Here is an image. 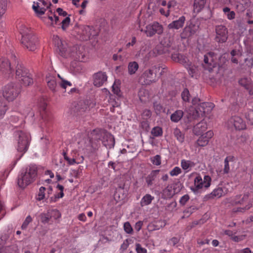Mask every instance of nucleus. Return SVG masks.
<instances>
[{
    "instance_id": "obj_58",
    "label": "nucleus",
    "mask_w": 253,
    "mask_h": 253,
    "mask_svg": "<svg viewBox=\"0 0 253 253\" xmlns=\"http://www.w3.org/2000/svg\"><path fill=\"white\" fill-rule=\"evenodd\" d=\"M70 19L69 17H65L62 21V28L65 30L69 26Z\"/></svg>"
},
{
    "instance_id": "obj_60",
    "label": "nucleus",
    "mask_w": 253,
    "mask_h": 253,
    "mask_svg": "<svg viewBox=\"0 0 253 253\" xmlns=\"http://www.w3.org/2000/svg\"><path fill=\"white\" fill-rule=\"evenodd\" d=\"M189 196L188 194H185L182 196L179 200L180 205L184 206L189 200Z\"/></svg>"
},
{
    "instance_id": "obj_49",
    "label": "nucleus",
    "mask_w": 253,
    "mask_h": 253,
    "mask_svg": "<svg viewBox=\"0 0 253 253\" xmlns=\"http://www.w3.org/2000/svg\"><path fill=\"white\" fill-rule=\"evenodd\" d=\"M41 221L43 223H48L50 220V216L48 213V210L46 213H42L40 215Z\"/></svg>"
},
{
    "instance_id": "obj_5",
    "label": "nucleus",
    "mask_w": 253,
    "mask_h": 253,
    "mask_svg": "<svg viewBox=\"0 0 253 253\" xmlns=\"http://www.w3.org/2000/svg\"><path fill=\"white\" fill-rule=\"evenodd\" d=\"M249 194L245 193L243 195H237L228 199V202L232 205H244L246 204L244 207H239L234 210L235 212H243L245 211L250 209L252 204L251 201H248Z\"/></svg>"
},
{
    "instance_id": "obj_51",
    "label": "nucleus",
    "mask_w": 253,
    "mask_h": 253,
    "mask_svg": "<svg viewBox=\"0 0 253 253\" xmlns=\"http://www.w3.org/2000/svg\"><path fill=\"white\" fill-rule=\"evenodd\" d=\"M151 162L153 165L159 166L161 164V158L160 155H157L150 158Z\"/></svg>"
},
{
    "instance_id": "obj_46",
    "label": "nucleus",
    "mask_w": 253,
    "mask_h": 253,
    "mask_svg": "<svg viewBox=\"0 0 253 253\" xmlns=\"http://www.w3.org/2000/svg\"><path fill=\"white\" fill-rule=\"evenodd\" d=\"M58 77L60 79V81L58 82L59 85L64 89H66L68 86H71L72 84L65 80L62 78L58 74Z\"/></svg>"
},
{
    "instance_id": "obj_19",
    "label": "nucleus",
    "mask_w": 253,
    "mask_h": 253,
    "mask_svg": "<svg viewBox=\"0 0 253 253\" xmlns=\"http://www.w3.org/2000/svg\"><path fill=\"white\" fill-rule=\"evenodd\" d=\"M213 136V132L211 130H209L205 133L201 135L197 141V145L199 146L204 147L206 146L210 139Z\"/></svg>"
},
{
    "instance_id": "obj_41",
    "label": "nucleus",
    "mask_w": 253,
    "mask_h": 253,
    "mask_svg": "<svg viewBox=\"0 0 253 253\" xmlns=\"http://www.w3.org/2000/svg\"><path fill=\"white\" fill-rule=\"evenodd\" d=\"M112 91L118 97H121L122 94L120 88L119 81H115L112 85Z\"/></svg>"
},
{
    "instance_id": "obj_24",
    "label": "nucleus",
    "mask_w": 253,
    "mask_h": 253,
    "mask_svg": "<svg viewBox=\"0 0 253 253\" xmlns=\"http://www.w3.org/2000/svg\"><path fill=\"white\" fill-rule=\"evenodd\" d=\"M208 125L206 122L203 121L197 124L193 128V132L197 135H200L207 129Z\"/></svg>"
},
{
    "instance_id": "obj_9",
    "label": "nucleus",
    "mask_w": 253,
    "mask_h": 253,
    "mask_svg": "<svg viewBox=\"0 0 253 253\" xmlns=\"http://www.w3.org/2000/svg\"><path fill=\"white\" fill-rule=\"evenodd\" d=\"M213 107L211 103L203 102L196 108L191 107L190 109L189 115L193 119H196L203 114H206L211 112Z\"/></svg>"
},
{
    "instance_id": "obj_2",
    "label": "nucleus",
    "mask_w": 253,
    "mask_h": 253,
    "mask_svg": "<svg viewBox=\"0 0 253 253\" xmlns=\"http://www.w3.org/2000/svg\"><path fill=\"white\" fill-rule=\"evenodd\" d=\"M22 34L21 42L22 44L29 51H34L38 47V40L33 35L30 30L23 26L21 29Z\"/></svg>"
},
{
    "instance_id": "obj_44",
    "label": "nucleus",
    "mask_w": 253,
    "mask_h": 253,
    "mask_svg": "<svg viewBox=\"0 0 253 253\" xmlns=\"http://www.w3.org/2000/svg\"><path fill=\"white\" fill-rule=\"evenodd\" d=\"M172 5V2H170L168 4L167 7L165 8H160V12L161 14L165 15L166 17H168L169 15V8Z\"/></svg>"
},
{
    "instance_id": "obj_42",
    "label": "nucleus",
    "mask_w": 253,
    "mask_h": 253,
    "mask_svg": "<svg viewBox=\"0 0 253 253\" xmlns=\"http://www.w3.org/2000/svg\"><path fill=\"white\" fill-rule=\"evenodd\" d=\"M83 166H79L78 169H72L70 171V174L77 178H80L82 175Z\"/></svg>"
},
{
    "instance_id": "obj_27",
    "label": "nucleus",
    "mask_w": 253,
    "mask_h": 253,
    "mask_svg": "<svg viewBox=\"0 0 253 253\" xmlns=\"http://www.w3.org/2000/svg\"><path fill=\"white\" fill-rule=\"evenodd\" d=\"M70 69L75 74H79L84 71L82 64L80 62H73L71 64Z\"/></svg>"
},
{
    "instance_id": "obj_54",
    "label": "nucleus",
    "mask_w": 253,
    "mask_h": 253,
    "mask_svg": "<svg viewBox=\"0 0 253 253\" xmlns=\"http://www.w3.org/2000/svg\"><path fill=\"white\" fill-rule=\"evenodd\" d=\"M77 57V59L80 62H84L87 59L85 54L81 52L80 50L76 53Z\"/></svg>"
},
{
    "instance_id": "obj_20",
    "label": "nucleus",
    "mask_w": 253,
    "mask_h": 253,
    "mask_svg": "<svg viewBox=\"0 0 253 253\" xmlns=\"http://www.w3.org/2000/svg\"><path fill=\"white\" fill-rule=\"evenodd\" d=\"M107 79L105 73L99 72L93 76V84L96 86H101L106 82Z\"/></svg>"
},
{
    "instance_id": "obj_63",
    "label": "nucleus",
    "mask_w": 253,
    "mask_h": 253,
    "mask_svg": "<svg viewBox=\"0 0 253 253\" xmlns=\"http://www.w3.org/2000/svg\"><path fill=\"white\" fill-rule=\"evenodd\" d=\"M197 210V208L194 206H191L187 208L184 211L185 214H190Z\"/></svg>"
},
{
    "instance_id": "obj_59",
    "label": "nucleus",
    "mask_w": 253,
    "mask_h": 253,
    "mask_svg": "<svg viewBox=\"0 0 253 253\" xmlns=\"http://www.w3.org/2000/svg\"><path fill=\"white\" fill-rule=\"evenodd\" d=\"M135 250L137 253H147V250L139 244H136Z\"/></svg>"
},
{
    "instance_id": "obj_61",
    "label": "nucleus",
    "mask_w": 253,
    "mask_h": 253,
    "mask_svg": "<svg viewBox=\"0 0 253 253\" xmlns=\"http://www.w3.org/2000/svg\"><path fill=\"white\" fill-rule=\"evenodd\" d=\"M246 117L250 123L252 125H253V110L248 111V112L246 115Z\"/></svg>"
},
{
    "instance_id": "obj_57",
    "label": "nucleus",
    "mask_w": 253,
    "mask_h": 253,
    "mask_svg": "<svg viewBox=\"0 0 253 253\" xmlns=\"http://www.w3.org/2000/svg\"><path fill=\"white\" fill-rule=\"evenodd\" d=\"M181 172V170L178 167H174L169 172L170 175L172 176H177Z\"/></svg>"
},
{
    "instance_id": "obj_37",
    "label": "nucleus",
    "mask_w": 253,
    "mask_h": 253,
    "mask_svg": "<svg viewBox=\"0 0 253 253\" xmlns=\"http://www.w3.org/2000/svg\"><path fill=\"white\" fill-rule=\"evenodd\" d=\"M56 189L60 190V192L58 194H56L54 197H52L50 198V201L51 202H55L56 201L57 199L62 198L64 196V187L60 184H58L56 186Z\"/></svg>"
},
{
    "instance_id": "obj_53",
    "label": "nucleus",
    "mask_w": 253,
    "mask_h": 253,
    "mask_svg": "<svg viewBox=\"0 0 253 253\" xmlns=\"http://www.w3.org/2000/svg\"><path fill=\"white\" fill-rule=\"evenodd\" d=\"M6 0H0V16L3 15L6 10Z\"/></svg>"
},
{
    "instance_id": "obj_30",
    "label": "nucleus",
    "mask_w": 253,
    "mask_h": 253,
    "mask_svg": "<svg viewBox=\"0 0 253 253\" xmlns=\"http://www.w3.org/2000/svg\"><path fill=\"white\" fill-rule=\"evenodd\" d=\"M24 72H29L28 70L21 64L18 63L16 68V77L20 80L24 75Z\"/></svg>"
},
{
    "instance_id": "obj_16",
    "label": "nucleus",
    "mask_w": 253,
    "mask_h": 253,
    "mask_svg": "<svg viewBox=\"0 0 253 253\" xmlns=\"http://www.w3.org/2000/svg\"><path fill=\"white\" fill-rule=\"evenodd\" d=\"M216 41L218 42H224L228 38V31L225 26L219 25L216 27Z\"/></svg>"
},
{
    "instance_id": "obj_15",
    "label": "nucleus",
    "mask_w": 253,
    "mask_h": 253,
    "mask_svg": "<svg viewBox=\"0 0 253 253\" xmlns=\"http://www.w3.org/2000/svg\"><path fill=\"white\" fill-rule=\"evenodd\" d=\"M50 5L51 3L49 1L47 2L44 0H39L38 2H34L32 7L37 14L41 15L44 13Z\"/></svg>"
},
{
    "instance_id": "obj_3",
    "label": "nucleus",
    "mask_w": 253,
    "mask_h": 253,
    "mask_svg": "<svg viewBox=\"0 0 253 253\" xmlns=\"http://www.w3.org/2000/svg\"><path fill=\"white\" fill-rule=\"evenodd\" d=\"M53 42L55 50L61 56L65 58L74 56V50L77 48L69 47L66 42L62 41L58 36H53Z\"/></svg>"
},
{
    "instance_id": "obj_11",
    "label": "nucleus",
    "mask_w": 253,
    "mask_h": 253,
    "mask_svg": "<svg viewBox=\"0 0 253 253\" xmlns=\"http://www.w3.org/2000/svg\"><path fill=\"white\" fill-rule=\"evenodd\" d=\"M176 58H177V62L184 64V66L186 68L189 74L192 77H194L196 76L197 71V68L194 65H192L191 63H187V58L180 54H176L172 55V58L173 59L175 60Z\"/></svg>"
},
{
    "instance_id": "obj_35",
    "label": "nucleus",
    "mask_w": 253,
    "mask_h": 253,
    "mask_svg": "<svg viewBox=\"0 0 253 253\" xmlns=\"http://www.w3.org/2000/svg\"><path fill=\"white\" fill-rule=\"evenodd\" d=\"M8 107L6 103L4 101L1 96H0V119L3 117Z\"/></svg>"
},
{
    "instance_id": "obj_36",
    "label": "nucleus",
    "mask_w": 253,
    "mask_h": 253,
    "mask_svg": "<svg viewBox=\"0 0 253 253\" xmlns=\"http://www.w3.org/2000/svg\"><path fill=\"white\" fill-rule=\"evenodd\" d=\"M48 213L50 219H53V220L59 222V219L61 216V214L58 210L56 209L49 210Z\"/></svg>"
},
{
    "instance_id": "obj_45",
    "label": "nucleus",
    "mask_w": 253,
    "mask_h": 253,
    "mask_svg": "<svg viewBox=\"0 0 253 253\" xmlns=\"http://www.w3.org/2000/svg\"><path fill=\"white\" fill-rule=\"evenodd\" d=\"M154 137H159L163 134V130L161 127L155 126L153 127L151 132Z\"/></svg>"
},
{
    "instance_id": "obj_55",
    "label": "nucleus",
    "mask_w": 253,
    "mask_h": 253,
    "mask_svg": "<svg viewBox=\"0 0 253 253\" xmlns=\"http://www.w3.org/2000/svg\"><path fill=\"white\" fill-rule=\"evenodd\" d=\"M32 221V218L30 215H28V216H27L21 226V228L22 229H26L28 224L30 222H31Z\"/></svg>"
},
{
    "instance_id": "obj_8",
    "label": "nucleus",
    "mask_w": 253,
    "mask_h": 253,
    "mask_svg": "<svg viewBox=\"0 0 253 253\" xmlns=\"http://www.w3.org/2000/svg\"><path fill=\"white\" fill-rule=\"evenodd\" d=\"M94 134H96L95 138L97 139H100V136H102L101 139L102 143L107 149H110L114 147L115 139L113 136L110 133L100 129H95L92 133L93 136Z\"/></svg>"
},
{
    "instance_id": "obj_6",
    "label": "nucleus",
    "mask_w": 253,
    "mask_h": 253,
    "mask_svg": "<svg viewBox=\"0 0 253 253\" xmlns=\"http://www.w3.org/2000/svg\"><path fill=\"white\" fill-rule=\"evenodd\" d=\"M20 89L16 84L10 83L4 86L2 89L3 97L8 101H13L19 95Z\"/></svg>"
},
{
    "instance_id": "obj_52",
    "label": "nucleus",
    "mask_w": 253,
    "mask_h": 253,
    "mask_svg": "<svg viewBox=\"0 0 253 253\" xmlns=\"http://www.w3.org/2000/svg\"><path fill=\"white\" fill-rule=\"evenodd\" d=\"M124 229L127 234H131L133 231L132 228L129 222H126L124 224Z\"/></svg>"
},
{
    "instance_id": "obj_25",
    "label": "nucleus",
    "mask_w": 253,
    "mask_h": 253,
    "mask_svg": "<svg viewBox=\"0 0 253 253\" xmlns=\"http://www.w3.org/2000/svg\"><path fill=\"white\" fill-rule=\"evenodd\" d=\"M208 0H194V11L195 13L200 12L205 6Z\"/></svg>"
},
{
    "instance_id": "obj_7",
    "label": "nucleus",
    "mask_w": 253,
    "mask_h": 253,
    "mask_svg": "<svg viewBox=\"0 0 253 253\" xmlns=\"http://www.w3.org/2000/svg\"><path fill=\"white\" fill-rule=\"evenodd\" d=\"M211 182V178L209 175H205L203 179L201 175L196 174L194 179V186L190 189L195 194H198L200 190L209 187Z\"/></svg>"
},
{
    "instance_id": "obj_21",
    "label": "nucleus",
    "mask_w": 253,
    "mask_h": 253,
    "mask_svg": "<svg viewBox=\"0 0 253 253\" xmlns=\"http://www.w3.org/2000/svg\"><path fill=\"white\" fill-rule=\"evenodd\" d=\"M228 190L225 187H217L214 189L210 194L206 196L207 199L219 198L225 195Z\"/></svg>"
},
{
    "instance_id": "obj_13",
    "label": "nucleus",
    "mask_w": 253,
    "mask_h": 253,
    "mask_svg": "<svg viewBox=\"0 0 253 253\" xmlns=\"http://www.w3.org/2000/svg\"><path fill=\"white\" fill-rule=\"evenodd\" d=\"M141 32H144L148 37H152L155 34L161 35L163 33V27L158 22H154L146 26V29H140Z\"/></svg>"
},
{
    "instance_id": "obj_14",
    "label": "nucleus",
    "mask_w": 253,
    "mask_h": 253,
    "mask_svg": "<svg viewBox=\"0 0 253 253\" xmlns=\"http://www.w3.org/2000/svg\"><path fill=\"white\" fill-rule=\"evenodd\" d=\"M216 57L212 52H209L204 55V64H203V67L211 71L214 68L217 64V62L215 60Z\"/></svg>"
},
{
    "instance_id": "obj_33",
    "label": "nucleus",
    "mask_w": 253,
    "mask_h": 253,
    "mask_svg": "<svg viewBox=\"0 0 253 253\" xmlns=\"http://www.w3.org/2000/svg\"><path fill=\"white\" fill-rule=\"evenodd\" d=\"M92 28L88 26H84L83 28V40H87L91 36H94L91 32Z\"/></svg>"
},
{
    "instance_id": "obj_56",
    "label": "nucleus",
    "mask_w": 253,
    "mask_h": 253,
    "mask_svg": "<svg viewBox=\"0 0 253 253\" xmlns=\"http://www.w3.org/2000/svg\"><path fill=\"white\" fill-rule=\"evenodd\" d=\"M189 92L187 89H184L181 93L182 98L184 101H189Z\"/></svg>"
},
{
    "instance_id": "obj_12",
    "label": "nucleus",
    "mask_w": 253,
    "mask_h": 253,
    "mask_svg": "<svg viewBox=\"0 0 253 253\" xmlns=\"http://www.w3.org/2000/svg\"><path fill=\"white\" fill-rule=\"evenodd\" d=\"M158 69L153 67L151 69L145 71L140 77V81L142 84H149L157 80L156 71Z\"/></svg>"
},
{
    "instance_id": "obj_29",
    "label": "nucleus",
    "mask_w": 253,
    "mask_h": 253,
    "mask_svg": "<svg viewBox=\"0 0 253 253\" xmlns=\"http://www.w3.org/2000/svg\"><path fill=\"white\" fill-rule=\"evenodd\" d=\"M194 166V163L191 161L185 159H183L181 161V167L186 172L189 171Z\"/></svg>"
},
{
    "instance_id": "obj_22",
    "label": "nucleus",
    "mask_w": 253,
    "mask_h": 253,
    "mask_svg": "<svg viewBox=\"0 0 253 253\" xmlns=\"http://www.w3.org/2000/svg\"><path fill=\"white\" fill-rule=\"evenodd\" d=\"M0 70L5 74L10 75L12 73L10 64L8 59L4 57L0 59Z\"/></svg>"
},
{
    "instance_id": "obj_50",
    "label": "nucleus",
    "mask_w": 253,
    "mask_h": 253,
    "mask_svg": "<svg viewBox=\"0 0 253 253\" xmlns=\"http://www.w3.org/2000/svg\"><path fill=\"white\" fill-rule=\"evenodd\" d=\"M175 136L177 139L180 142H182L184 141V137L181 132L178 129H175L174 131Z\"/></svg>"
},
{
    "instance_id": "obj_10",
    "label": "nucleus",
    "mask_w": 253,
    "mask_h": 253,
    "mask_svg": "<svg viewBox=\"0 0 253 253\" xmlns=\"http://www.w3.org/2000/svg\"><path fill=\"white\" fill-rule=\"evenodd\" d=\"M227 126L229 128H234L239 130L246 128L245 122L238 116H234L230 118L227 122Z\"/></svg>"
},
{
    "instance_id": "obj_32",
    "label": "nucleus",
    "mask_w": 253,
    "mask_h": 253,
    "mask_svg": "<svg viewBox=\"0 0 253 253\" xmlns=\"http://www.w3.org/2000/svg\"><path fill=\"white\" fill-rule=\"evenodd\" d=\"M239 83L246 89L251 88L253 82L250 77H243L239 81Z\"/></svg>"
},
{
    "instance_id": "obj_23",
    "label": "nucleus",
    "mask_w": 253,
    "mask_h": 253,
    "mask_svg": "<svg viewBox=\"0 0 253 253\" xmlns=\"http://www.w3.org/2000/svg\"><path fill=\"white\" fill-rule=\"evenodd\" d=\"M185 18L182 16L179 18L178 20H174L169 23L168 27L169 29L178 30L182 28L185 23Z\"/></svg>"
},
{
    "instance_id": "obj_18",
    "label": "nucleus",
    "mask_w": 253,
    "mask_h": 253,
    "mask_svg": "<svg viewBox=\"0 0 253 253\" xmlns=\"http://www.w3.org/2000/svg\"><path fill=\"white\" fill-rule=\"evenodd\" d=\"M46 82L48 87L53 92H56L58 90V82L55 76L50 73H48L46 76Z\"/></svg>"
},
{
    "instance_id": "obj_1",
    "label": "nucleus",
    "mask_w": 253,
    "mask_h": 253,
    "mask_svg": "<svg viewBox=\"0 0 253 253\" xmlns=\"http://www.w3.org/2000/svg\"><path fill=\"white\" fill-rule=\"evenodd\" d=\"M37 175V167L35 165H31L27 168L24 172L19 175L17 184L21 188H25L33 182Z\"/></svg>"
},
{
    "instance_id": "obj_34",
    "label": "nucleus",
    "mask_w": 253,
    "mask_h": 253,
    "mask_svg": "<svg viewBox=\"0 0 253 253\" xmlns=\"http://www.w3.org/2000/svg\"><path fill=\"white\" fill-rule=\"evenodd\" d=\"M139 65L138 63L135 61H132L128 64V73L129 75H132L134 74L138 70Z\"/></svg>"
},
{
    "instance_id": "obj_4",
    "label": "nucleus",
    "mask_w": 253,
    "mask_h": 253,
    "mask_svg": "<svg viewBox=\"0 0 253 253\" xmlns=\"http://www.w3.org/2000/svg\"><path fill=\"white\" fill-rule=\"evenodd\" d=\"M17 143L16 148L18 152L24 153L29 147L30 141V135L28 132L17 131L14 134Z\"/></svg>"
},
{
    "instance_id": "obj_48",
    "label": "nucleus",
    "mask_w": 253,
    "mask_h": 253,
    "mask_svg": "<svg viewBox=\"0 0 253 253\" xmlns=\"http://www.w3.org/2000/svg\"><path fill=\"white\" fill-rule=\"evenodd\" d=\"M232 160V158L229 157L226 158L224 160V167L223 169L224 173H228L230 171V167L229 163Z\"/></svg>"
},
{
    "instance_id": "obj_47",
    "label": "nucleus",
    "mask_w": 253,
    "mask_h": 253,
    "mask_svg": "<svg viewBox=\"0 0 253 253\" xmlns=\"http://www.w3.org/2000/svg\"><path fill=\"white\" fill-rule=\"evenodd\" d=\"M45 188L44 187H41L39 189L38 194L37 196V200L41 201L43 200L45 197Z\"/></svg>"
},
{
    "instance_id": "obj_38",
    "label": "nucleus",
    "mask_w": 253,
    "mask_h": 253,
    "mask_svg": "<svg viewBox=\"0 0 253 253\" xmlns=\"http://www.w3.org/2000/svg\"><path fill=\"white\" fill-rule=\"evenodd\" d=\"M164 195L166 198L172 197L175 193V191L172 186H168L163 191Z\"/></svg>"
},
{
    "instance_id": "obj_26",
    "label": "nucleus",
    "mask_w": 253,
    "mask_h": 253,
    "mask_svg": "<svg viewBox=\"0 0 253 253\" xmlns=\"http://www.w3.org/2000/svg\"><path fill=\"white\" fill-rule=\"evenodd\" d=\"M102 92L104 93V94L106 95V97H109L108 102L111 104V105L113 107L110 109L111 111L114 112V108L115 107H119L120 105V103L118 101L114 100L111 98V95L110 94V93L109 91H108L106 88H103L102 89Z\"/></svg>"
},
{
    "instance_id": "obj_43",
    "label": "nucleus",
    "mask_w": 253,
    "mask_h": 253,
    "mask_svg": "<svg viewBox=\"0 0 253 253\" xmlns=\"http://www.w3.org/2000/svg\"><path fill=\"white\" fill-rule=\"evenodd\" d=\"M223 11L229 20H232L235 18V13L233 11H231L229 8L227 7L223 8Z\"/></svg>"
},
{
    "instance_id": "obj_17",
    "label": "nucleus",
    "mask_w": 253,
    "mask_h": 253,
    "mask_svg": "<svg viewBox=\"0 0 253 253\" xmlns=\"http://www.w3.org/2000/svg\"><path fill=\"white\" fill-rule=\"evenodd\" d=\"M198 29V26L196 25L195 24L192 23H189L184 28L183 32L181 33V38L186 39L193 35L196 33Z\"/></svg>"
},
{
    "instance_id": "obj_39",
    "label": "nucleus",
    "mask_w": 253,
    "mask_h": 253,
    "mask_svg": "<svg viewBox=\"0 0 253 253\" xmlns=\"http://www.w3.org/2000/svg\"><path fill=\"white\" fill-rule=\"evenodd\" d=\"M183 116V112L181 110H177L171 114L170 116L171 120L173 122H178L181 120Z\"/></svg>"
},
{
    "instance_id": "obj_62",
    "label": "nucleus",
    "mask_w": 253,
    "mask_h": 253,
    "mask_svg": "<svg viewBox=\"0 0 253 253\" xmlns=\"http://www.w3.org/2000/svg\"><path fill=\"white\" fill-rule=\"evenodd\" d=\"M231 55L232 57H240L242 55V52L240 48L238 49H233L231 51Z\"/></svg>"
},
{
    "instance_id": "obj_64",
    "label": "nucleus",
    "mask_w": 253,
    "mask_h": 253,
    "mask_svg": "<svg viewBox=\"0 0 253 253\" xmlns=\"http://www.w3.org/2000/svg\"><path fill=\"white\" fill-rule=\"evenodd\" d=\"M142 116L144 119L147 120L151 116V112L149 110H145L143 111Z\"/></svg>"
},
{
    "instance_id": "obj_31",
    "label": "nucleus",
    "mask_w": 253,
    "mask_h": 253,
    "mask_svg": "<svg viewBox=\"0 0 253 253\" xmlns=\"http://www.w3.org/2000/svg\"><path fill=\"white\" fill-rule=\"evenodd\" d=\"M22 75L23 78L20 80L25 86L30 85L33 84V79L31 75L29 72H24Z\"/></svg>"
},
{
    "instance_id": "obj_28",
    "label": "nucleus",
    "mask_w": 253,
    "mask_h": 253,
    "mask_svg": "<svg viewBox=\"0 0 253 253\" xmlns=\"http://www.w3.org/2000/svg\"><path fill=\"white\" fill-rule=\"evenodd\" d=\"M64 157L65 160L67 161L68 163L70 165H73L75 164H79L82 163L84 160V158L82 156L79 158H69L65 154V153L64 155Z\"/></svg>"
},
{
    "instance_id": "obj_40",
    "label": "nucleus",
    "mask_w": 253,
    "mask_h": 253,
    "mask_svg": "<svg viewBox=\"0 0 253 253\" xmlns=\"http://www.w3.org/2000/svg\"><path fill=\"white\" fill-rule=\"evenodd\" d=\"M154 197L150 194H146L142 197L140 201V205L142 207L147 206L151 204Z\"/></svg>"
}]
</instances>
